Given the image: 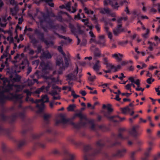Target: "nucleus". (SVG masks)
I'll list each match as a JSON object with an SVG mask.
<instances>
[{
	"label": "nucleus",
	"mask_w": 160,
	"mask_h": 160,
	"mask_svg": "<svg viewBox=\"0 0 160 160\" xmlns=\"http://www.w3.org/2000/svg\"><path fill=\"white\" fill-rule=\"evenodd\" d=\"M15 113L17 115V118H21L25 124V126L23 127L21 132L23 137V138L18 141L15 140L16 142L17 149L18 150H20L27 144L28 140L30 142H32L33 140L38 139L42 136L44 133L43 132H42L39 134H34L32 132V126L30 125L26 124L24 121L25 118L24 111L17 112Z\"/></svg>",
	"instance_id": "f257e3e1"
},
{
	"label": "nucleus",
	"mask_w": 160,
	"mask_h": 160,
	"mask_svg": "<svg viewBox=\"0 0 160 160\" xmlns=\"http://www.w3.org/2000/svg\"><path fill=\"white\" fill-rule=\"evenodd\" d=\"M96 148H93L90 145H83L84 160H95L96 158L100 154H104L105 157L109 158V156L102 150L105 146V143L102 139H100L96 142Z\"/></svg>",
	"instance_id": "f03ea898"
},
{
	"label": "nucleus",
	"mask_w": 160,
	"mask_h": 160,
	"mask_svg": "<svg viewBox=\"0 0 160 160\" xmlns=\"http://www.w3.org/2000/svg\"><path fill=\"white\" fill-rule=\"evenodd\" d=\"M126 131L125 128H121L118 130L119 133L117 135L114 133H112L111 135V138L112 139L115 140V142L112 143L111 141L108 140L107 141L109 143L108 146V148H111L114 146L120 145V142L118 141V139H120L121 140L128 139L129 138L128 136L125 135L124 134V132Z\"/></svg>",
	"instance_id": "7ed1b4c3"
},
{
	"label": "nucleus",
	"mask_w": 160,
	"mask_h": 160,
	"mask_svg": "<svg viewBox=\"0 0 160 160\" xmlns=\"http://www.w3.org/2000/svg\"><path fill=\"white\" fill-rule=\"evenodd\" d=\"M11 96L5 95L3 92H0V103L2 104L4 103L6 100H11L16 102L22 103L23 101L22 99L23 96L21 94H14L12 93H9Z\"/></svg>",
	"instance_id": "20e7f679"
},
{
	"label": "nucleus",
	"mask_w": 160,
	"mask_h": 160,
	"mask_svg": "<svg viewBox=\"0 0 160 160\" xmlns=\"http://www.w3.org/2000/svg\"><path fill=\"white\" fill-rule=\"evenodd\" d=\"M111 105L110 104H108L107 105L103 104L102 106V108L105 109L106 108L108 110L107 112H103L104 116L106 117L109 120L114 122L118 123L119 122H121L125 119L124 117L121 118L118 115H114L111 116H110V113L112 112L113 110L111 107Z\"/></svg>",
	"instance_id": "39448f33"
},
{
	"label": "nucleus",
	"mask_w": 160,
	"mask_h": 160,
	"mask_svg": "<svg viewBox=\"0 0 160 160\" xmlns=\"http://www.w3.org/2000/svg\"><path fill=\"white\" fill-rule=\"evenodd\" d=\"M2 154L0 155V160H2V158H8L11 157L13 153V151L7 145L2 143L1 146Z\"/></svg>",
	"instance_id": "423d86ee"
},
{
	"label": "nucleus",
	"mask_w": 160,
	"mask_h": 160,
	"mask_svg": "<svg viewBox=\"0 0 160 160\" xmlns=\"http://www.w3.org/2000/svg\"><path fill=\"white\" fill-rule=\"evenodd\" d=\"M65 64L63 62L62 59V58H58L56 60V65L60 66V69L61 70H65V68H68L69 65V62H70V59L69 55H68L67 57H65L64 58Z\"/></svg>",
	"instance_id": "0eeeda50"
},
{
	"label": "nucleus",
	"mask_w": 160,
	"mask_h": 160,
	"mask_svg": "<svg viewBox=\"0 0 160 160\" xmlns=\"http://www.w3.org/2000/svg\"><path fill=\"white\" fill-rule=\"evenodd\" d=\"M34 34L37 36L38 38L40 39L41 41L44 42L46 45H53L54 44L53 42L52 41H48L44 37V33L41 32L39 30L37 29H35L34 30Z\"/></svg>",
	"instance_id": "6e6552de"
},
{
	"label": "nucleus",
	"mask_w": 160,
	"mask_h": 160,
	"mask_svg": "<svg viewBox=\"0 0 160 160\" xmlns=\"http://www.w3.org/2000/svg\"><path fill=\"white\" fill-rule=\"evenodd\" d=\"M44 100H46V102H49V98H48L47 95H44L42 97V99H41L36 100V102L37 103L41 102L40 104L38 103L36 105V107L38 109L37 111L38 113H41L45 107V104H44Z\"/></svg>",
	"instance_id": "1a4fd4ad"
},
{
	"label": "nucleus",
	"mask_w": 160,
	"mask_h": 160,
	"mask_svg": "<svg viewBox=\"0 0 160 160\" xmlns=\"http://www.w3.org/2000/svg\"><path fill=\"white\" fill-rule=\"evenodd\" d=\"M154 143L152 142H150L149 143V147L148 148L147 151L145 152L144 156L142 158V160H149L148 158L150 156V152L154 146ZM160 158V152H159L158 154L155 156L153 160H158L159 158Z\"/></svg>",
	"instance_id": "9d476101"
},
{
	"label": "nucleus",
	"mask_w": 160,
	"mask_h": 160,
	"mask_svg": "<svg viewBox=\"0 0 160 160\" xmlns=\"http://www.w3.org/2000/svg\"><path fill=\"white\" fill-rule=\"evenodd\" d=\"M69 27L70 29L71 32L75 36L76 35H78L77 34H82L84 33L83 31L81 29L80 27L78 25L75 27L73 25L70 23L69 25Z\"/></svg>",
	"instance_id": "9b49d317"
},
{
	"label": "nucleus",
	"mask_w": 160,
	"mask_h": 160,
	"mask_svg": "<svg viewBox=\"0 0 160 160\" xmlns=\"http://www.w3.org/2000/svg\"><path fill=\"white\" fill-rule=\"evenodd\" d=\"M109 4L113 9L118 10L119 7L118 1V0H104V6H107Z\"/></svg>",
	"instance_id": "f8f14e48"
},
{
	"label": "nucleus",
	"mask_w": 160,
	"mask_h": 160,
	"mask_svg": "<svg viewBox=\"0 0 160 160\" xmlns=\"http://www.w3.org/2000/svg\"><path fill=\"white\" fill-rule=\"evenodd\" d=\"M126 152V150L124 148L118 150L116 153L112 154V157L113 158H121L124 156Z\"/></svg>",
	"instance_id": "ddd939ff"
},
{
	"label": "nucleus",
	"mask_w": 160,
	"mask_h": 160,
	"mask_svg": "<svg viewBox=\"0 0 160 160\" xmlns=\"http://www.w3.org/2000/svg\"><path fill=\"white\" fill-rule=\"evenodd\" d=\"M138 125H136L132 127L131 129L129 131V133L134 138H136L139 135V133L137 130L139 128Z\"/></svg>",
	"instance_id": "4468645a"
},
{
	"label": "nucleus",
	"mask_w": 160,
	"mask_h": 160,
	"mask_svg": "<svg viewBox=\"0 0 160 160\" xmlns=\"http://www.w3.org/2000/svg\"><path fill=\"white\" fill-rule=\"evenodd\" d=\"M61 119L60 120H57L55 123V125L58 126L59 124L62 123L65 124L68 123L70 121L69 118H66L64 116L62 115H60Z\"/></svg>",
	"instance_id": "2eb2a0df"
},
{
	"label": "nucleus",
	"mask_w": 160,
	"mask_h": 160,
	"mask_svg": "<svg viewBox=\"0 0 160 160\" xmlns=\"http://www.w3.org/2000/svg\"><path fill=\"white\" fill-rule=\"evenodd\" d=\"M47 23L48 24L50 28L53 29L54 31L58 30L59 31L60 28V26L57 24L56 25H54V23L52 21L49 19L47 22Z\"/></svg>",
	"instance_id": "dca6fc26"
},
{
	"label": "nucleus",
	"mask_w": 160,
	"mask_h": 160,
	"mask_svg": "<svg viewBox=\"0 0 160 160\" xmlns=\"http://www.w3.org/2000/svg\"><path fill=\"white\" fill-rule=\"evenodd\" d=\"M64 153L66 157L63 160H75V155L74 154L70 153L66 150H64Z\"/></svg>",
	"instance_id": "f3484780"
},
{
	"label": "nucleus",
	"mask_w": 160,
	"mask_h": 160,
	"mask_svg": "<svg viewBox=\"0 0 160 160\" xmlns=\"http://www.w3.org/2000/svg\"><path fill=\"white\" fill-rule=\"evenodd\" d=\"M0 133H4L8 136L10 134V130L9 128H5L2 125H0Z\"/></svg>",
	"instance_id": "a211bd4d"
},
{
	"label": "nucleus",
	"mask_w": 160,
	"mask_h": 160,
	"mask_svg": "<svg viewBox=\"0 0 160 160\" xmlns=\"http://www.w3.org/2000/svg\"><path fill=\"white\" fill-rule=\"evenodd\" d=\"M40 66L43 71L50 70L51 69L50 66L48 62L46 63L44 62H42L40 63Z\"/></svg>",
	"instance_id": "6ab92c4d"
},
{
	"label": "nucleus",
	"mask_w": 160,
	"mask_h": 160,
	"mask_svg": "<svg viewBox=\"0 0 160 160\" xmlns=\"http://www.w3.org/2000/svg\"><path fill=\"white\" fill-rule=\"evenodd\" d=\"M68 141L71 143L77 146H81L83 145V144L81 142H76L74 139L71 137H69L68 139Z\"/></svg>",
	"instance_id": "aec40b11"
},
{
	"label": "nucleus",
	"mask_w": 160,
	"mask_h": 160,
	"mask_svg": "<svg viewBox=\"0 0 160 160\" xmlns=\"http://www.w3.org/2000/svg\"><path fill=\"white\" fill-rule=\"evenodd\" d=\"M77 117H79L81 120L87 119L86 117L85 116L83 115L81 112H80L78 113H75L73 116L72 118V119L73 120H74Z\"/></svg>",
	"instance_id": "412c9836"
},
{
	"label": "nucleus",
	"mask_w": 160,
	"mask_h": 160,
	"mask_svg": "<svg viewBox=\"0 0 160 160\" xmlns=\"http://www.w3.org/2000/svg\"><path fill=\"white\" fill-rule=\"evenodd\" d=\"M46 142L45 141L37 142L34 143V148L37 147L41 148H44L45 147Z\"/></svg>",
	"instance_id": "4be33fe9"
},
{
	"label": "nucleus",
	"mask_w": 160,
	"mask_h": 160,
	"mask_svg": "<svg viewBox=\"0 0 160 160\" xmlns=\"http://www.w3.org/2000/svg\"><path fill=\"white\" fill-rule=\"evenodd\" d=\"M66 79L69 81L77 80V78L75 75H73V73H70L66 76Z\"/></svg>",
	"instance_id": "5701e85b"
},
{
	"label": "nucleus",
	"mask_w": 160,
	"mask_h": 160,
	"mask_svg": "<svg viewBox=\"0 0 160 160\" xmlns=\"http://www.w3.org/2000/svg\"><path fill=\"white\" fill-rule=\"evenodd\" d=\"M100 61L99 60H96L93 67V70L97 72H98L100 70Z\"/></svg>",
	"instance_id": "b1692460"
},
{
	"label": "nucleus",
	"mask_w": 160,
	"mask_h": 160,
	"mask_svg": "<svg viewBox=\"0 0 160 160\" xmlns=\"http://www.w3.org/2000/svg\"><path fill=\"white\" fill-rule=\"evenodd\" d=\"M14 85L13 84H10L8 83V85L6 86L4 88V91L5 92H9L11 90H12L13 87Z\"/></svg>",
	"instance_id": "393cba45"
},
{
	"label": "nucleus",
	"mask_w": 160,
	"mask_h": 160,
	"mask_svg": "<svg viewBox=\"0 0 160 160\" xmlns=\"http://www.w3.org/2000/svg\"><path fill=\"white\" fill-rule=\"evenodd\" d=\"M50 116L48 114H44L43 116V119L44 120V123L45 124L46 126H47L50 123L49 118Z\"/></svg>",
	"instance_id": "a878e982"
},
{
	"label": "nucleus",
	"mask_w": 160,
	"mask_h": 160,
	"mask_svg": "<svg viewBox=\"0 0 160 160\" xmlns=\"http://www.w3.org/2000/svg\"><path fill=\"white\" fill-rule=\"evenodd\" d=\"M125 31L124 28H117L113 30V33L115 36L118 35L121 32H125Z\"/></svg>",
	"instance_id": "bb28decb"
},
{
	"label": "nucleus",
	"mask_w": 160,
	"mask_h": 160,
	"mask_svg": "<svg viewBox=\"0 0 160 160\" xmlns=\"http://www.w3.org/2000/svg\"><path fill=\"white\" fill-rule=\"evenodd\" d=\"M16 114L15 113L10 116H9L8 120L10 121V122L11 123L14 122L17 118Z\"/></svg>",
	"instance_id": "cd10ccee"
},
{
	"label": "nucleus",
	"mask_w": 160,
	"mask_h": 160,
	"mask_svg": "<svg viewBox=\"0 0 160 160\" xmlns=\"http://www.w3.org/2000/svg\"><path fill=\"white\" fill-rule=\"evenodd\" d=\"M112 57L114 58L117 60L120 61L122 60V58L123 57V55L119 53L118 54L115 53L112 55Z\"/></svg>",
	"instance_id": "c85d7f7f"
},
{
	"label": "nucleus",
	"mask_w": 160,
	"mask_h": 160,
	"mask_svg": "<svg viewBox=\"0 0 160 160\" xmlns=\"http://www.w3.org/2000/svg\"><path fill=\"white\" fill-rule=\"evenodd\" d=\"M106 68L108 69H110L112 71V69H114L113 71V72H115L118 71L117 68H116V67L114 65H112L111 64L109 63L106 66Z\"/></svg>",
	"instance_id": "c756f323"
},
{
	"label": "nucleus",
	"mask_w": 160,
	"mask_h": 160,
	"mask_svg": "<svg viewBox=\"0 0 160 160\" xmlns=\"http://www.w3.org/2000/svg\"><path fill=\"white\" fill-rule=\"evenodd\" d=\"M104 36L103 35H101L99 36V40L97 42V43L99 44L104 45L105 40L104 39Z\"/></svg>",
	"instance_id": "7c9ffc66"
},
{
	"label": "nucleus",
	"mask_w": 160,
	"mask_h": 160,
	"mask_svg": "<svg viewBox=\"0 0 160 160\" xmlns=\"http://www.w3.org/2000/svg\"><path fill=\"white\" fill-rule=\"evenodd\" d=\"M100 12L102 14H109L110 11L108 8H101L100 9Z\"/></svg>",
	"instance_id": "2f4dec72"
},
{
	"label": "nucleus",
	"mask_w": 160,
	"mask_h": 160,
	"mask_svg": "<svg viewBox=\"0 0 160 160\" xmlns=\"http://www.w3.org/2000/svg\"><path fill=\"white\" fill-rule=\"evenodd\" d=\"M42 57L45 58L50 59L51 58L52 56L50 53L48 51L46 52H44L42 54Z\"/></svg>",
	"instance_id": "473e14b6"
},
{
	"label": "nucleus",
	"mask_w": 160,
	"mask_h": 160,
	"mask_svg": "<svg viewBox=\"0 0 160 160\" xmlns=\"http://www.w3.org/2000/svg\"><path fill=\"white\" fill-rule=\"evenodd\" d=\"M45 89V87L44 86H42L41 88L38 89L36 90L33 93L34 94H38V96H39V94L41 92H43Z\"/></svg>",
	"instance_id": "72a5a7b5"
},
{
	"label": "nucleus",
	"mask_w": 160,
	"mask_h": 160,
	"mask_svg": "<svg viewBox=\"0 0 160 160\" xmlns=\"http://www.w3.org/2000/svg\"><path fill=\"white\" fill-rule=\"evenodd\" d=\"M0 117L2 120L3 121L5 122L8 120L9 116L5 115L3 113L0 114Z\"/></svg>",
	"instance_id": "f704fd0d"
},
{
	"label": "nucleus",
	"mask_w": 160,
	"mask_h": 160,
	"mask_svg": "<svg viewBox=\"0 0 160 160\" xmlns=\"http://www.w3.org/2000/svg\"><path fill=\"white\" fill-rule=\"evenodd\" d=\"M101 54L100 51L99 50L98 48H96L95 51L94 52V55L98 58H99L100 57Z\"/></svg>",
	"instance_id": "c9c22d12"
},
{
	"label": "nucleus",
	"mask_w": 160,
	"mask_h": 160,
	"mask_svg": "<svg viewBox=\"0 0 160 160\" xmlns=\"http://www.w3.org/2000/svg\"><path fill=\"white\" fill-rule=\"evenodd\" d=\"M42 1H44L47 3L48 4V5L52 7H53L54 6V3L52 2V0H40Z\"/></svg>",
	"instance_id": "e433bc0d"
},
{
	"label": "nucleus",
	"mask_w": 160,
	"mask_h": 160,
	"mask_svg": "<svg viewBox=\"0 0 160 160\" xmlns=\"http://www.w3.org/2000/svg\"><path fill=\"white\" fill-rule=\"evenodd\" d=\"M99 128L103 132L108 131L109 130V128L104 125H100L99 127Z\"/></svg>",
	"instance_id": "4c0bfd02"
},
{
	"label": "nucleus",
	"mask_w": 160,
	"mask_h": 160,
	"mask_svg": "<svg viewBox=\"0 0 160 160\" xmlns=\"http://www.w3.org/2000/svg\"><path fill=\"white\" fill-rule=\"evenodd\" d=\"M131 109L128 107L127 106L125 108H122V112L123 113H126L127 112H130Z\"/></svg>",
	"instance_id": "58836bf2"
},
{
	"label": "nucleus",
	"mask_w": 160,
	"mask_h": 160,
	"mask_svg": "<svg viewBox=\"0 0 160 160\" xmlns=\"http://www.w3.org/2000/svg\"><path fill=\"white\" fill-rule=\"evenodd\" d=\"M21 77L19 75L16 74L15 77L12 78V80L15 82H19L21 80Z\"/></svg>",
	"instance_id": "ea45409f"
},
{
	"label": "nucleus",
	"mask_w": 160,
	"mask_h": 160,
	"mask_svg": "<svg viewBox=\"0 0 160 160\" xmlns=\"http://www.w3.org/2000/svg\"><path fill=\"white\" fill-rule=\"evenodd\" d=\"M31 42L32 43L34 47H37V44L38 43V41L36 38H32L31 41Z\"/></svg>",
	"instance_id": "a19ab883"
},
{
	"label": "nucleus",
	"mask_w": 160,
	"mask_h": 160,
	"mask_svg": "<svg viewBox=\"0 0 160 160\" xmlns=\"http://www.w3.org/2000/svg\"><path fill=\"white\" fill-rule=\"evenodd\" d=\"M76 107V106L74 104H71L67 108V110L69 111H73Z\"/></svg>",
	"instance_id": "79ce46f5"
},
{
	"label": "nucleus",
	"mask_w": 160,
	"mask_h": 160,
	"mask_svg": "<svg viewBox=\"0 0 160 160\" xmlns=\"http://www.w3.org/2000/svg\"><path fill=\"white\" fill-rule=\"evenodd\" d=\"M41 13L42 15L43 18L44 19L46 20L47 19L49 18L50 16L48 13L45 14V13L43 12H42Z\"/></svg>",
	"instance_id": "37998d69"
},
{
	"label": "nucleus",
	"mask_w": 160,
	"mask_h": 160,
	"mask_svg": "<svg viewBox=\"0 0 160 160\" xmlns=\"http://www.w3.org/2000/svg\"><path fill=\"white\" fill-rule=\"evenodd\" d=\"M23 92L25 93H26L27 94V96H28L29 97L31 96L32 93V92L30 91L28 89H25L23 90Z\"/></svg>",
	"instance_id": "c03bdc74"
},
{
	"label": "nucleus",
	"mask_w": 160,
	"mask_h": 160,
	"mask_svg": "<svg viewBox=\"0 0 160 160\" xmlns=\"http://www.w3.org/2000/svg\"><path fill=\"white\" fill-rule=\"evenodd\" d=\"M119 4L122 6L123 5H127L128 4V3L127 1L125 0H123L122 1H120V2H118Z\"/></svg>",
	"instance_id": "a18cd8bd"
},
{
	"label": "nucleus",
	"mask_w": 160,
	"mask_h": 160,
	"mask_svg": "<svg viewBox=\"0 0 160 160\" xmlns=\"http://www.w3.org/2000/svg\"><path fill=\"white\" fill-rule=\"evenodd\" d=\"M31 49L30 45L28 44L25 47L23 50V52H26L28 50H29Z\"/></svg>",
	"instance_id": "49530a36"
},
{
	"label": "nucleus",
	"mask_w": 160,
	"mask_h": 160,
	"mask_svg": "<svg viewBox=\"0 0 160 160\" xmlns=\"http://www.w3.org/2000/svg\"><path fill=\"white\" fill-rule=\"evenodd\" d=\"M149 32V30L147 29L146 30V33L142 34V37L144 38H147L148 37V35Z\"/></svg>",
	"instance_id": "de8ad7c7"
},
{
	"label": "nucleus",
	"mask_w": 160,
	"mask_h": 160,
	"mask_svg": "<svg viewBox=\"0 0 160 160\" xmlns=\"http://www.w3.org/2000/svg\"><path fill=\"white\" fill-rule=\"evenodd\" d=\"M15 87L17 88L16 91L17 92H20L22 90L21 87L20 85H14Z\"/></svg>",
	"instance_id": "09e8293b"
},
{
	"label": "nucleus",
	"mask_w": 160,
	"mask_h": 160,
	"mask_svg": "<svg viewBox=\"0 0 160 160\" xmlns=\"http://www.w3.org/2000/svg\"><path fill=\"white\" fill-rule=\"evenodd\" d=\"M148 44H150V46L148 48V49L150 50V51H152L153 50V48L152 47V46L153 45V43H152V42H151L150 41H148Z\"/></svg>",
	"instance_id": "8fccbe9b"
},
{
	"label": "nucleus",
	"mask_w": 160,
	"mask_h": 160,
	"mask_svg": "<svg viewBox=\"0 0 160 160\" xmlns=\"http://www.w3.org/2000/svg\"><path fill=\"white\" fill-rule=\"evenodd\" d=\"M39 22L40 25L42 24L44 22H45L47 23V22L48 21H47L46 20L42 18H39Z\"/></svg>",
	"instance_id": "3c124183"
},
{
	"label": "nucleus",
	"mask_w": 160,
	"mask_h": 160,
	"mask_svg": "<svg viewBox=\"0 0 160 160\" xmlns=\"http://www.w3.org/2000/svg\"><path fill=\"white\" fill-rule=\"evenodd\" d=\"M72 95L73 96L74 98H77L78 97H79L80 96L78 95H77L75 93V92L72 90Z\"/></svg>",
	"instance_id": "603ef678"
},
{
	"label": "nucleus",
	"mask_w": 160,
	"mask_h": 160,
	"mask_svg": "<svg viewBox=\"0 0 160 160\" xmlns=\"http://www.w3.org/2000/svg\"><path fill=\"white\" fill-rule=\"evenodd\" d=\"M72 125L76 128L79 129L81 128V126L80 122L77 124H75L74 123H72Z\"/></svg>",
	"instance_id": "864d4df0"
},
{
	"label": "nucleus",
	"mask_w": 160,
	"mask_h": 160,
	"mask_svg": "<svg viewBox=\"0 0 160 160\" xmlns=\"http://www.w3.org/2000/svg\"><path fill=\"white\" fill-rule=\"evenodd\" d=\"M78 73V68L77 66L76 67V69L74 70L72 72H71V73H73V75H75L76 77H77Z\"/></svg>",
	"instance_id": "5fc2aeb1"
},
{
	"label": "nucleus",
	"mask_w": 160,
	"mask_h": 160,
	"mask_svg": "<svg viewBox=\"0 0 160 160\" xmlns=\"http://www.w3.org/2000/svg\"><path fill=\"white\" fill-rule=\"evenodd\" d=\"M125 88L127 90H130V92H131V83H128L125 86Z\"/></svg>",
	"instance_id": "6e6d98bb"
},
{
	"label": "nucleus",
	"mask_w": 160,
	"mask_h": 160,
	"mask_svg": "<svg viewBox=\"0 0 160 160\" xmlns=\"http://www.w3.org/2000/svg\"><path fill=\"white\" fill-rule=\"evenodd\" d=\"M134 83L135 84L137 85V87H140V81L139 79H138L135 80Z\"/></svg>",
	"instance_id": "4d7b16f0"
},
{
	"label": "nucleus",
	"mask_w": 160,
	"mask_h": 160,
	"mask_svg": "<svg viewBox=\"0 0 160 160\" xmlns=\"http://www.w3.org/2000/svg\"><path fill=\"white\" fill-rule=\"evenodd\" d=\"M103 63L106 66L107 65H108V64L109 63H108V58H106V57L104 58L103 59Z\"/></svg>",
	"instance_id": "13d9d810"
},
{
	"label": "nucleus",
	"mask_w": 160,
	"mask_h": 160,
	"mask_svg": "<svg viewBox=\"0 0 160 160\" xmlns=\"http://www.w3.org/2000/svg\"><path fill=\"white\" fill-rule=\"evenodd\" d=\"M82 22L84 23V25L85 26L87 25L88 23V18L86 19H82L81 20Z\"/></svg>",
	"instance_id": "bf43d9fd"
},
{
	"label": "nucleus",
	"mask_w": 160,
	"mask_h": 160,
	"mask_svg": "<svg viewBox=\"0 0 160 160\" xmlns=\"http://www.w3.org/2000/svg\"><path fill=\"white\" fill-rule=\"evenodd\" d=\"M95 27L96 29L97 30L98 32H100V26L99 24L97 23L95 25Z\"/></svg>",
	"instance_id": "052dcab7"
},
{
	"label": "nucleus",
	"mask_w": 160,
	"mask_h": 160,
	"mask_svg": "<svg viewBox=\"0 0 160 160\" xmlns=\"http://www.w3.org/2000/svg\"><path fill=\"white\" fill-rule=\"evenodd\" d=\"M56 19L57 20L60 22L62 21V18L61 15H58L56 17Z\"/></svg>",
	"instance_id": "680f3d73"
},
{
	"label": "nucleus",
	"mask_w": 160,
	"mask_h": 160,
	"mask_svg": "<svg viewBox=\"0 0 160 160\" xmlns=\"http://www.w3.org/2000/svg\"><path fill=\"white\" fill-rule=\"evenodd\" d=\"M66 8L69 11H70L71 10L70 4L69 2L67 3L66 4Z\"/></svg>",
	"instance_id": "e2e57ef3"
},
{
	"label": "nucleus",
	"mask_w": 160,
	"mask_h": 160,
	"mask_svg": "<svg viewBox=\"0 0 160 160\" xmlns=\"http://www.w3.org/2000/svg\"><path fill=\"white\" fill-rule=\"evenodd\" d=\"M31 31V32H32L33 31V29L32 28H27V26H26L25 27V29H24V32L25 33H26V31Z\"/></svg>",
	"instance_id": "0e129e2a"
},
{
	"label": "nucleus",
	"mask_w": 160,
	"mask_h": 160,
	"mask_svg": "<svg viewBox=\"0 0 160 160\" xmlns=\"http://www.w3.org/2000/svg\"><path fill=\"white\" fill-rule=\"evenodd\" d=\"M54 138H47L46 141L49 142H53L54 141Z\"/></svg>",
	"instance_id": "69168bd1"
},
{
	"label": "nucleus",
	"mask_w": 160,
	"mask_h": 160,
	"mask_svg": "<svg viewBox=\"0 0 160 160\" xmlns=\"http://www.w3.org/2000/svg\"><path fill=\"white\" fill-rule=\"evenodd\" d=\"M137 152V151L133 152L131 153V157L132 158V160H135V159L134 158V155L135 154V153Z\"/></svg>",
	"instance_id": "338daca9"
},
{
	"label": "nucleus",
	"mask_w": 160,
	"mask_h": 160,
	"mask_svg": "<svg viewBox=\"0 0 160 160\" xmlns=\"http://www.w3.org/2000/svg\"><path fill=\"white\" fill-rule=\"evenodd\" d=\"M27 75L29 74L31 72L32 70V68L31 67H28L27 69Z\"/></svg>",
	"instance_id": "774afa93"
}]
</instances>
